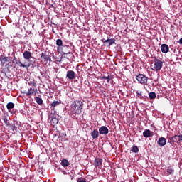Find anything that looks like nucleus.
<instances>
[{"instance_id": "15", "label": "nucleus", "mask_w": 182, "mask_h": 182, "mask_svg": "<svg viewBox=\"0 0 182 182\" xmlns=\"http://www.w3.org/2000/svg\"><path fill=\"white\" fill-rule=\"evenodd\" d=\"M102 163H103V159H102L100 158H96L95 160V167H101Z\"/></svg>"}, {"instance_id": "3", "label": "nucleus", "mask_w": 182, "mask_h": 182, "mask_svg": "<svg viewBox=\"0 0 182 182\" xmlns=\"http://www.w3.org/2000/svg\"><path fill=\"white\" fill-rule=\"evenodd\" d=\"M136 79L141 85H147V82H149V77L144 74H138L136 75Z\"/></svg>"}, {"instance_id": "33", "label": "nucleus", "mask_w": 182, "mask_h": 182, "mask_svg": "<svg viewBox=\"0 0 182 182\" xmlns=\"http://www.w3.org/2000/svg\"><path fill=\"white\" fill-rule=\"evenodd\" d=\"M4 122L6 123V124H8V119L6 118L4 119Z\"/></svg>"}, {"instance_id": "7", "label": "nucleus", "mask_w": 182, "mask_h": 182, "mask_svg": "<svg viewBox=\"0 0 182 182\" xmlns=\"http://www.w3.org/2000/svg\"><path fill=\"white\" fill-rule=\"evenodd\" d=\"M23 56L26 60H28V62H35V59L33 58V60H31V58H32V55L29 51H24L23 53Z\"/></svg>"}, {"instance_id": "27", "label": "nucleus", "mask_w": 182, "mask_h": 182, "mask_svg": "<svg viewBox=\"0 0 182 182\" xmlns=\"http://www.w3.org/2000/svg\"><path fill=\"white\" fill-rule=\"evenodd\" d=\"M172 140L174 143H178V141H180V137L178 135H175L172 137Z\"/></svg>"}, {"instance_id": "16", "label": "nucleus", "mask_w": 182, "mask_h": 182, "mask_svg": "<svg viewBox=\"0 0 182 182\" xmlns=\"http://www.w3.org/2000/svg\"><path fill=\"white\" fill-rule=\"evenodd\" d=\"M59 105H62V102L60 100L53 101L51 104H50V106H51L50 109H52V107L55 109V107L59 106Z\"/></svg>"}, {"instance_id": "4", "label": "nucleus", "mask_w": 182, "mask_h": 182, "mask_svg": "<svg viewBox=\"0 0 182 182\" xmlns=\"http://www.w3.org/2000/svg\"><path fill=\"white\" fill-rule=\"evenodd\" d=\"M57 51L59 53H63V55H69L70 53V46L64 44L62 47H58Z\"/></svg>"}, {"instance_id": "22", "label": "nucleus", "mask_w": 182, "mask_h": 182, "mask_svg": "<svg viewBox=\"0 0 182 182\" xmlns=\"http://www.w3.org/2000/svg\"><path fill=\"white\" fill-rule=\"evenodd\" d=\"M11 60V58L10 59L8 57H3L1 58V62L3 65H5L6 62H9V60Z\"/></svg>"}, {"instance_id": "36", "label": "nucleus", "mask_w": 182, "mask_h": 182, "mask_svg": "<svg viewBox=\"0 0 182 182\" xmlns=\"http://www.w3.org/2000/svg\"><path fill=\"white\" fill-rule=\"evenodd\" d=\"M14 60H16V57H14Z\"/></svg>"}, {"instance_id": "26", "label": "nucleus", "mask_w": 182, "mask_h": 182, "mask_svg": "<svg viewBox=\"0 0 182 182\" xmlns=\"http://www.w3.org/2000/svg\"><path fill=\"white\" fill-rule=\"evenodd\" d=\"M131 151H132V153H139V147L136 145H134L131 149Z\"/></svg>"}, {"instance_id": "12", "label": "nucleus", "mask_w": 182, "mask_h": 182, "mask_svg": "<svg viewBox=\"0 0 182 182\" xmlns=\"http://www.w3.org/2000/svg\"><path fill=\"white\" fill-rule=\"evenodd\" d=\"M158 144L161 147H163V146H166L167 144V139L164 137H161L158 140Z\"/></svg>"}, {"instance_id": "30", "label": "nucleus", "mask_w": 182, "mask_h": 182, "mask_svg": "<svg viewBox=\"0 0 182 182\" xmlns=\"http://www.w3.org/2000/svg\"><path fill=\"white\" fill-rule=\"evenodd\" d=\"M28 85L30 86H33V87H36V82L35 81H31L30 82H28Z\"/></svg>"}, {"instance_id": "24", "label": "nucleus", "mask_w": 182, "mask_h": 182, "mask_svg": "<svg viewBox=\"0 0 182 182\" xmlns=\"http://www.w3.org/2000/svg\"><path fill=\"white\" fill-rule=\"evenodd\" d=\"M166 173L168 174H174V168L169 166L166 169Z\"/></svg>"}, {"instance_id": "13", "label": "nucleus", "mask_w": 182, "mask_h": 182, "mask_svg": "<svg viewBox=\"0 0 182 182\" xmlns=\"http://www.w3.org/2000/svg\"><path fill=\"white\" fill-rule=\"evenodd\" d=\"M99 134L100 133L97 129H93L90 133V136L93 140L97 139L99 137Z\"/></svg>"}, {"instance_id": "14", "label": "nucleus", "mask_w": 182, "mask_h": 182, "mask_svg": "<svg viewBox=\"0 0 182 182\" xmlns=\"http://www.w3.org/2000/svg\"><path fill=\"white\" fill-rule=\"evenodd\" d=\"M161 50L162 53H167L170 50V48L167 44H162L161 46Z\"/></svg>"}, {"instance_id": "21", "label": "nucleus", "mask_w": 182, "mask_h": 182, "mask_svg": "<svg viewBox=\"0 0 182 182\" xmlns=\"http://www.w3.org/2000/svg\"><path fill=\"white\" fill-rule=\"evenodd\" d=\"M56 45L57 46H58V48H62L63 44V41H62V39H57L56 40Z\"/></svg>"}, {"instance_id": "31", "label": "nucleus", "mask_w": 182, "mask_h": 182, "mask_svg": "<svg viewBox=\"0 0 182 182\" xmlns=\"http://www.w3.org/2000/svg\"><path fill=\"white\" fill-rule=\"evenodd\" d=\"M110 79H111L110 75H108L107 77V80H107V83H109V82H110Z\"/></svg>"}, {"instance_id": "8", "label": "nucleus", "mask_w": 182, "mask_h": 182, "mask_svg": "<svg viewBox=\"0 0 182 182\" xmlns=\"http://www.w3.org/2000/svg\"><path fill=\"white\" fill-rule=\"evenodd\" d=\"M99 133L100 134L106 136L107 134H109V128L106 126H102L99 128Z\"/></svg>"}, {"instance_id": "37", "label": "nucleus", "mask_w": 182, "mask_h": 182, "mask_svg": "<svg viewBox=\"0 0 182 182\" xmlns=\"http://www.w3.org/2000/svg\"><path fill=\"white\" fill-rule=\"evenodd\" d=\"M0 61H1V58H0Z\"/></svg>"}, {"instance_id": "23", "label": "nucleus", "mask_w": 182, "mask_h": 182, "mask_svg": "<svg viewBox=\"0 0 182 182\" xmlns=\"http://www.w3.org/2000/svg\"><path fill=\"white\" fill-rule=\"evenodd\" d=\"M61 164L63 167H68V166H69V161H68L67 159H63L61 161Z\"/></svg>"}, {"instance_id": "28", "label": "nucleus", "mask_w": 182, "mask_h": 182, "mask_svg": "<svg viewBox=\"0 0 182 182\" xmlns=\"http://www.w3.org/2000/svg\"><path fill=\"white\" fill-rule=\"evenodd\" d=\"M136 97H139V99H143V92L136 91Z\"/></svg>"}, {"instance_id": "6", "label": "nucleus", "mask_w": 182, "mask_h": 182, "mask_svg": "<svg viewBox=\"0 0 182 182\" xmlns=\"http://www.w3.org/2000/svg\"><path fill=\"white\" fill-rule=\"evenodd\" d=\"M76 73L73 70H68L67 71L66 77L69 79L70 80H73L74 79H76Z\"/></svg>"}, {"instance_id": "2", "label": "nucleus", "mask_w": 182, "mask_h": 182, "mask_svg": "<svg viewBox=\"0 0 182 182\" xmlns=\"http://www.w3.org/2000/svg\"><path fill=\"white\" fill-rule=\"evenodd\" d=\"M162 68H163V61H161L159 59H157V58L155 57L154 60V68H152V70L159 72L161 70Z\"/></svg>"}, {"instance_id": "29", "label": "nucleus", "mask_w": 182, "mask_h": 182, "mask_svg": "<svg viewBox=\"0 0 182 182\" xmlns=\"http://www.w3.org/2000/svg\"><path fill=\"white\" fill-rule=\"evenodd\" d=\"M9 128L13 131V132H16L18 130V127H16V126H15V124H11L9 126Z\"/></svg>"}, {"instance_id": "11", "label": "nucleus", "mask_w": 182, "mask_h": 182, "mask_svg": "<svg viewBox=\"0 0 182 182\" xmlns=\"http://www.w3.org/2000/svg\"><path fill=\"white\" fill-rule=\"evenodd\" d=\"M102 41L103 43H108V46H112V45H114V43H116V39L114 38H110V39H102Z\"/></svg>"}, {"instance_id": "1", "label": "nucleus", "mask_w": 182, "mask_h": 182, "mask_svg": "<svg viewBox=\"0 0 182 182\" xmlns=\"http://www.w3.org/2000/svg\"><path fill=\"white\" fill-rule=\"evenodd\" d=\"M70 110L73 114L77 116L82 114V112H83V102L78 100L74 101L70 107Z\"/></svg>"}, {"instance_id": "25", "label": "nucleus", "mask_w": 182, "mask_h": 182, "mask_svg": "<svg viewBox=\"0 0 182 182\" xmlns=\"http://www.w3.org/2000/svg\"><path fill=\"white\" fill-rule=\"evenodd\" d=\"M156 96H157V95L154 92H151L149 93V97L151 100L156 99Z\"/></svg>"}, {"instance_id": "17", "label": "nucleus", "mask_w": 182, "mask_h": 182, "mask_svg": "<svg viewBox=\"0 0 182 182\" xmlns=\"http://www.w3.org/2000/svg\"><path fill=\"white\" fill-rule=\"evenodd\" d=\"M17 65H18V66H21L22 68H26V69H28V68L31 67V63H27V64H23L21 60H16Z\"/></svg>"}, {"instance_id": "34", "label": "nucleus", "mask_w": 182, "mask_h": 182, "mask_svg": "<svg viewBox=\"0 0 182 182\" xmlns=\"http://www.w3.org/2000/svg\"><path fill=\"white\" fill-rule=\"evenodd\" d=\"M179 141H182V134H179Z\"/></svg>"}, {"instance_id": "10", "label": "nucleus", "mask_w": 182, "mask_h": 182, "mask_svg": "<svg viewBox=\"0 0 182 182\" xmlns=\"http://www.w3.org/2000/svg\"><path fill=\"white\" fill-rule=\"evenodd\" d=\"M143 136L146 138L153 137V136H154V133L150 131V129H145L143 132Z\"/></svg>"}, {"instance_id": "5", "label": "nucleus", "mask_w": 182, "mask_h": 182, "mask_svg": "<svg viewBox=\"0 0 182 182\" xmlns=\"http://www.w3.org/2000/svg\"><path fill=\"white\" fill-rule=\"evenodd\" d=\"M52 57L49 53H42L41 58L44 60V62H52Z\"/></svg>"}, {"instance_id": "18", "label": "nucleus", "mask_w": 182, "mask_h": 182, "mask_svg": "<svg viewBox=\"0 0 182 182\" xmlns=\"http://www.w3.org/2000/svg\"><path fill=\"white\" fill-rule=\"evenodd\" d=\"M6 107H7V109L9 110V112H11V109H14V107H15V105L13 102H9L6 105Z\"/></svg>"}, {"instance_id": "9", "label": "nucleus", "mask_w": 182, "mask_h": 182, "mask_svg": "<svg viewBox=\"0 0 182 182\" xmlns=\"http://www.w3.org/2000/svg\"><path fill=\"white\" fill-rule=\"evenodd\" d=\"M38 93V89L36 87H33L28 89V91L26 93V96H36V94Z\"/></svg>"}, {"instance_id": "32", "label": "nucleus", "mask_w": 182, "mask_h": 182, "mask_svg": "<svg viewBox=\"0 0 182 182\" xmlns=\"http://www.w3.org/2000/svg\"><path fill=\"white\" fill-rule=\"evenodd\" d=\"M107 77H106V76H102V77H101V79H102V80H107Z\"/></svg>"}, {"instance_id": "35", "label": "nucleus", "mask_w": 182, "mask_h": 182, "mask_svg": "<svg viewBox=\"0 0 182 182\" xmlns=\"http://www.w3.org/2000/svg\"><path fill=\"white\" fill-rule=\"evenodd\" d=\"M178 42H179L180 45H182V38L179 39Z\"/></svg>"}, {"instance_id": "19", "label": "nucleus", "mask_w": 182, "mask_h": 182, "mask_svg": "<svg viewBox=\"0 0 182 182\" xmlns=\"http://www.w3.org/2000/svg\"><path fill=\"white\" fill-rule=\"evenodd\" d=\"M35 100L38 105H42L43 104V100L39 97H36Z\"/></svg>"}, {"instance_id": "20", "label": "nucleus", "mask_w": 182, "mask_h": 182, "mask_svg": "<svg viewBox=\"0 0 182 182\" xmlns=\"http://www.w3.org/2000/svg\"><path fill=\"white\" fill-rule=\"evenodd\" d=\"M58 122L59 120L58 119V118H56V117L55 116H53L50 120V123H52L53 124H58Z\"/></svg>"}]
</instances>
